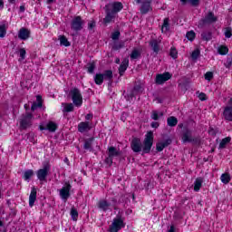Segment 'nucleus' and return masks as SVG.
Wrapping results in <instances>:
<instances>
[{"label":"nucleus","mask_w":232,"mask_h":232,"mask_svg":"<svg viewBox=\"0 0 232 232\" xmlns=\"http://www.w3.org/2000/svg\"><path fill=\"white\" fill-rule=\"evenodd\" d=\"M227 52H229V48L226 45L218 47V53H219V55H227Z\"/></svg>","instance_id":"7c9ffc66"},{"label":"nucleus","mask_w":232,"mask_h":232,"mask_svg":"<svg viewBox=\"0 0 232 232\" xmlns=\"http://www.w3.org/2000/svg\"><path fill=\"white\" fill-rule=\"evenodd\" d=\"M19 11L21 13L24 12V5H21L20 8H19Z\"/></svg>","instance_id":"69168bd1"},{"label":"nucleus","mask_w":232,"mask_h":232,"mask_svg":"<svg viewBox=\"0 0 232 232\" xmlns=\"http://www.w3.org/2000/svg\"><path fill=\"white\" fill-rule=\"evenodd\" d=\"M94 138H89L85 140L83 144V150H92V145L93 144Z\"/></svg>","instance_id":"473e14b6"},{"label":"nucleus","mask_w":232,"mask_h":232,"mask_svg":"<svg viewBox=\"0 0 232 232\" xmlns=\"http://www.w3.org/2000/svg\"><path fill=\"white\" fill-rule=\"evenodd\" d=\"M30 30L22 27L19 32H18V37L22 40V41H27V39H30Z\"/></svg>","instance_id":"dca6fc26"},{"label":"nucleus","mask_w":232,"mask_h":232,"mask_svg":"<svg viewBox=\"0 0 232 232\" xmlns=\"http://www.w3.org/2000/svg\"><path fill=\"white\" fill-rule=\"evenodd\" d=\"M186 37L188 41H194L195 40V31H189L187 33Z\"/></svg>","instance_id":"a18cd8bd"},{"label":"nucleus","mask_w":232,"mask_h":232,"mask_svg":"<svg viewBox=\"0 0 232 232\" xmlns=\"http://www.w3.org/2000/svg\"><path fill=\"white\" fill-rule=\"evenodd\" d=\"M205 79L206 81H211L213 79V72H207L205 73Z\"/></svg>","instance_id":"864d4df0"},{"label":"nucleus","mask_w":232,"mask_h":232,"mask_svg":"<svg viewBox=\"0 0 232 232\" xmlns=\"http://www.w3.org/2000/svg\"><path fill=\"white\" fill-rule=\"evenodd\" d=\"M6 36V24H3L0 25V39Z\"/></svg>","instance_id":"a19ab883"},{"label":"nucleus","mask_w":232,"mask_h":232,"mask_svg":"<svg viewBox=\"0 0 232 232\" xmlns=\"http://www.w3.org/2000/svg\"><path fill=\"white\" fill-rule=\"evenodd\" d=\"M34 177V170L33 169H27L24 172V180H30Z\"/></svg>","instance_id":"ea45409f"},{"label":"nucleus","mask_w":232,"mask_h":232,"mask_svg":"<svg viewBox=\"0 0 232 232\" xmlns=\"http://www.w3.org/2000/svg\"><path fill=\"white\" fill-rule=\"evenodd\" d=\"M153 146V131H149L145 135V139L140 141V139L134 138L130 142V148L134 153H150L151 151V148Z\"/></svg>","instance_id":"f257e3e1"},{"label":"nucleus","mask_w":232,"mask_h":232,"mask_svg":"<svg viewBox=\"0 0 232 232\" xmlns=\"http://www.w3.org/2000/svg\"><path fill=\"white\" fill-rule=\"evenodd\" d=\"M120 37H121V32H119V31H115V32L112 33V34H111V39H112L113 41L119 40Z\"/></svg>","instance_id":"3c124183"},{"label":"nucleus","mask_w":232,"mask_h":232,"mask_svg":"<svg viewBox=\"0 0 232 232\" xmlns=\"http://www.w3.org/2000/svg\"><path fill=\"white\" fill-rule=\"evenodd\" d=\"M224 66H226L227 68H231V66H232V55H228L227 57V61L224 63Z\"/></svg>","instance_id":"49530a36"},{"label":"nucleus","mask_w":232,"mask_h":232,"mask_svg":"<svg viewBox=\"0 0 232 232\" xmlns=\"http://www.w3.org/2000/svg\"><path fill=\"white\" fill-rule=\"evenodd\" d=\"M169 79H171V73L167 72L161 74H157L155 82L157 84H164V82H166L167 81H169Z\"/></svg>","instance_id":"ddd939ff"},{"label":"nucleus","mask_w":232,"mask_h":232,"mask_svg":"<svg viewBox=\"0 0 232 232\" xmlns=\"http://www.w3.org/2000/svg\"><path fill=\"white\" fill-rule=\"evenodd\" d=\"M220 179L223 184H229V182L231 181V176H229L228 173L222 174Z\"/></svg>","instance_id":"f704fd0d"},{"label":"nucleus","mask_w":232,"mask_h":232,"mask_svg":"<svg viewBox=\"0 0 232 232\" xmlns=\"http://www.w3.org/2000/svg\"><path fill=\"white\" fill-rule=\"evenodd\" d=\"M102 75H103V81H109V82H111V79H113V72L111 70L104 71Z\"/></svg>","instance_id":"393cba45"},{"label":"nucleus","mask_w":232,"mask_h":232,"mask_svg":"<svg viewBox=\"0 0 232 232\" xmlns=\"http://www.w3.org/2000/svg\"><path fill=\"white\" fill-rule=\"evenodd\" d=\"M71 217L74 222H77V219L79 218V212L74 207L71 208Z\"/></svg>","instance_id":"4c0bfd02"},{"label":"nucleus","mask_w":232,"mask_h":232,"mask_svg":"<svg viewBox=\"0 0 232 232\" xmlns=\"http://www.w3.org/2000/svg\"><path fill=\"white\" fill-rule=\"evenodd\" d=\"M178 55H179V53L177 52V49L171 48L170 49V57H172V59H177Z\"/></svg>","instance_id":"603ef678"},{"label":"nucleus","mask_w":232,"mask_h":232,"mask_svg":"<svg viewBox=\"0 0 232 232\" xmlns=\"http://www.w3.org/2000/svg\"><path fill=\"white\" fill-rule=\"evenodd\" d=\"M223 117L225 121L228 122L232 121V106H226L223 111Z\"/></svg>","instance_id":"6ab92c4d"},{"label":"nucleus","mask_w":232,"mask_h":232,"mask_svg":"<svg viewBox=\"0 0 232 232\" xmlns=\"http://www.w3.org/2000/svg\"><path fill=\"white\" fill-rule=\"evenodd\" d=\"M50 162L44 161L43 163V169H38L36 172L38 180L44 182L46 180V177H48V173H50Z\"/></svg>","instance_id":"0eeeda50"},{"label":"nucleus","mask_w":232,"mask_h":232,"mask_svg":"<svg viewBox=\"0 0 232 232\" xmlns=\"http://www.w3.org/2000/svg\"><path fill=\"white\" fill-rule=\"evenodd\" d=\"M231 36H232V29L231 27H227L225 32V37H227V39H229L231 38Z\"/></svg>","instance_id":"8fccbe9b"},{"label":"nucleus","mask_w":232,"mask_h":232,"mask_svg":"<svg viewBox=\"0 0 232 232\" xmlns=\"http://www.w3.org/2000/svg\"><path fill=\"white\" fill-rule=\"evenodd\" d=\"M182 5H186L187 3H190L191 6H198L200 5V0H180Z\"/></svg>","instance_id":"c9c22d12"},{"label":"nucleus","mask_w":232,"mask_h":232,"mask_svg":"<svg viewBox=\"0 0 232 232\" xmlns=\"http://www.w3.org/2000/svg\"><path fill=\"white\" fill-rule=\"evenodd\" d=\"M227 106H232V98L228 101V105Z\"/></svg>","instance_id":"774afa93"},{"label":"nucleus","mask_w":232,"mask_h":232,"mask_svg":"<svg viewBox=\"0 0 232 232\" xmlns=\"http://www.w3.org/2000/svg\"><path fill=\"white\" fill-rule=\"evenodd\" d=\"M87 72L88 73H93L95 72V63H87Z\"/></svg>","instance_id":"37998d69"},{"label":"nucleus","mask_w":232,"mask_h":232,"mask_svg":"<svg viewBox=\"0 0 232 232\" xmlns=\"http://www.w3.org/2000/svg\"><path fill=\"white\" fill-rule=\"evenodd\" d=\"M231 142V137L224 138L219 143V150H224Z\"/></svg>","instance_id":"2f4dec72"},{"label":"nucleus","mask_w":232,"mask_h":232,"mask_svg":"<svg viewBox=\"0 0 232 232\" xmlns=\"http://www.w3.org/2000/svg\"><path fill=\"white\" fill-rule=\"evenodd\" d=\"M128 66H130V59L124 58L119 67V73L121 76L124 75V72L128 70Z\"/></svg>","instance_id":"a211bd4d"},{"label":"nucleus","mask_w":232,"mask_h":232,"mask_svg":"<svg viewBox=\"0 0 232 232\" xmlns=\"http://www.w3.org/2000/svg\"><path fill=\"white\" fill-rule=\"evenodd\" d=\"M163 116H164V112H159L158 111H152L150 119H152V121H159V117H163Z\"/></svg>","instance_id":"72a5a7b5"},{"label":"nucleus","mask_w":232,"mask_h":232,"mask_svg":"<svg viewBox=\"0 0 232 232\" xmlns=\"http://www.w3.org/2000/svg\"><path fill=\"white\" fill-rule=\"evenodd\" d=\"M136 3H137V5H140V3H141L140 12L143 15L148 14V12H150V10H151V0H136Z\"/></svg>","instance_id":"9d476101"},{"label":"nucleus","mask_w":232,"mask_h":232,"mask_svg":"<svg viewBox=\"0 0 232 232\" xmlns=\"http://www.w3.org/2000/svg\"><path fill=\"white\" fill-rule=\"evenodd\" d=\"M149 44L156 55L159 53V52H160V41L157 39H151L149 42Z\"/></svg>","instance_id":"4468645a"},{"label":"nucleus","mask_w":232,"mask_h":232,"mask_svg":"<svg viewBox=\"0 0 232 232\" xmlns=\"http://www.w3.org/2000/svg\"><path fill=\"white\" fill-rule=\"evenodd\" d=\"M167 124L170 126V128H174V126L179 124V120H177L175 116H170L167 119Z\"/></svg>","instance_id":"a878e982"},{"label":"nucleus","mask_w":232,"mask_h":232,"mask_svg":"<svg viewBox=\"0 0 232 232\" xmlns=\"http://www.w3.org/2000/svg\"><path fill=\"white\" fill-rule=\"evenodd\" d=\"M139 57H140V53L139 50L134 49L131 53H130V59L135 60V59H139Z\"/></svg>","instance_id":"79ce46f5"},{"label":"nucleus","mask_w":232,"mask_h":232,"mask_svg":"<svg viewBox=\"0 0 232 232\" xmlns=\"http://www.w3.org/2000/svg\"><path fill=\"white\" fill-rule=\"evenodd\" d=\"M92 117V114H87V115L85 116V119H86V121H90V119H91Z\"/></svg>","instance_id":"0e129e2a"},{"label":"nucleus","mask_w":232,"mask_h":232,"mask_svg":"<svg viewBox=\"0 0 232 232\" xmlns=\"http://www.w3.org/2000/svg\"><path fill=\"white\" fill-rule=\"evenodd\" d=\"M121 48H122V44H116L113 47V50H121Z\"/></svg>","instance_id":"bf43d9fd"},{"label":"nucleus","mask_w":232,"mask_h":232,"mask_svg":"<svg viewBox=\"0 0 232 232\" xmlns=\"http://www.w3.org/2000/svg\"><path fill=\"white\" fill-rule=\"evenodd\" d=\"M98 208L102 211L106 212L110 209V208H111V203L106 199H102L98 202Z\"/></svg>","instance_id":"f3484780"},{"label":"nucleus","mask_w":232,"mask_h":232,"mask_svg":"<svg viewBox=\"0 0 232 232\" xmlns=\"http://www.w3.org/2000/svg\"><path fill=\"white\" fill-rule=\"evenodd\" d=\"M161 32L165 33L169 32V18H165L163 20V24L161 26Z\"/></svg>","instance_id":"c85d7f7f"},{"label":"nucleus","mask_w":232,"mask_h":232,"mask_svg":"<svg viewBox=\"0 0 232 232\" xmlns=\"http://www.w3.org/2000/svg\"><path fill=\"white\" fill-rule=\"evenodd\" d=\"M36 200H37V188H35V187H33L29 196L30 208H34V205L35 204Z\"/></svg>","instance_id":"2eb2a0df"},{"label":"nucleus","mask_w":232,"mask_h":232,"mask_svg":"<svg viewBox=\"0 0 232 232\" xmlns=\"http://www.w3.org/2000/svg\"><path fill=\"white\" fill-rule=\"evenodd\" d=\"M133 97H135V96H131V91L129 94L125 95L126 101H131V99H133Z\"/></svg>","instance_id":"4d7b16f0"},{"label":"nucleus","mask_w":232,"mask_h":232,"mask_svg":"<svg viewBox=\"0 0 232 232\" xmlns=\"http://www.w3.org/2000/svg\"><path fill=\"white\" fill-rule=\"evenodd\" d=\"M182 142H191L192 144H200V137H193V131L189 129H184L181 136Z\"/></svg>","instance_id":"20e7f679"},{"label":"nucleus","mask_w":232,"mask_h":232,"mask_svg":"<svg viewBox=\"0 0 232 232\" xmlns=\"http://www.w3.org/2000/svg\"><path fill=\"white\" fill-rule=\"evenodd\" d=\"M199 55H200V50L196 49L192 52L191 58L193 59V61H197V59H198Z\"/></svg>","instance_id":"c03bdc74"},{"label":"nucleus","mask_w":232,"mask_h":232,"mask_svg":"<svg viewBox=\"0 0 232 232\" xmlns=\"http://www.w3.org/2000/svg\"><path fill=\"white\" fill-rule=\"evenodd\" d=\"M126 113H122L121 114V121H123V122H125L126 121Z\"/></svg>","instance_id":"052dcab7"},{"label":"nucleus","mask_w":232,"mask_h":232,"mask_svg":"<svg viewBox=\"0 0 232 232\" xmlns=\"http://www.w3.org/2000/svg\"><path fill=\"white\" fill-rule=\"evenodd\" d=\"M64 106L63 111L66 113H70V111H73V103H62Z\"/></svg>","instance_id":"e433bc0d"},{"label":"nucleus","mask_w":232,"mask_h":232,"mask_svg":"<svg viewBox=\"0 0 232 232\" xmlns=\"http://www.w3.org/2000/svg\"><path fill=\"white\" fill-rule=\"evenodd\" d=\"M70 191H72V185L70 183H66V186L63 187L60 189V197L62 200H64V202H66V200L70 198Z\"/></svg>","instance_id":"9b49d317"},{"label":"nucleus","mask_w":232,"mask_h":232,"mask_svg":"<svg viewBox=\"0 0 232 232\" xmlns=\"http://www.w3.org/2000/svg\"><path fill=\"white\" fill-rule=\"evenodd\" d=\"M198 99L199 101H208V98L206 97V93L204 92L199 93Z\"/></svg>","instance_id":"6e6d98bb"},{"label":"nucleus","mask_w":232,"mask_h":232,"mask_svg":"<svg viewBox=\"0 0 232 232\" xmlns=\"http://www.w3.org/2000/svg\"><path fill=\"white\" fill-rule=\"evenodd\" d=\"M91 130L90 121H82L78 125V131H80V133H84V131H90Z\"/></svg>","instance_id":"aec40b11"},{"label":"nucleus","mask_w":232,"mask_h":232,"mask_svg":"<svg viewBox=\"0 0 232 232\" xmlns=\"http://www.w3.org/2000/svg\"><path fill=\"white\" fill-rule=\"evenodd\" d=\"M124 8V5H122V3L121 2H113L111 4L105 5V17L103 18L104 24H108L115 19L117 14L121 12Z\"/></svg>","instance_id":"f03ea898"},{"label":"nucleus","mask_w":232,"mask_h":232,"mask_svg":"<svg viewBox=\"0 0 232 232\" xmlns=\"http://www.w3.org/2000/svg\"><path fill=\"white\" fill-rule=\"evenodd\" d=\"M169 232H175V226L171 225Z\"/></svg>","instance_id":"e2e57ef3"},{"label":"nucleus","mask_w":232,"mask_h":232,"mask_svg":"<svg viewBox=\"0 0 232 232\" xmlns=\"http://www.w3.org/2000/svg\"><path fill=\"white\" fill-rule=\"evenodd\" d=\"M171 139H167L164 141L161 142H158L156 144V150L157 151H162L164 150V148H168V146H169L171 144Z\"/></svg>","instance_id":"412c9836"},{"label":"nucleus","mask_w":232,"mask_h":232,"mask_svg":"<svg viewBox=\"0 0 232 232\" xmlns=\"http://www.w3.org/2000/svg\"><path fill=\"white\" fill-rule=\"evenodd\" d=\"M8 3H9L10 5H15V0H8Z\"/></svg>","instance_id":"338daca9"},{"label":"nucleus","mask_w":232,"mask_h":232,"mask_svg":"<svg viewBox=\"0 0 232 232\" xmlns=\"http://www.w3.org/2000/svg\"><path fill=\"white\" fill-rule=\"evenodd\" d=\"M5 8V2L3 0H0V10H3Z\"/></svg>","instance_id":"680f3d73"},{"label":"nucleus","mask_w":232,"mask_h":232,"mask_svg":"<svg viewBox=\"0 0 232 232\" xmlns=\"http://www.w3.org/2000/svg\"><path fill=\"white\" fill-rule=\"evenodd\" d=\"M19 53L22 61H24V59H26V50L24 48H21L19 50Z\"/></svg>","instance_id":"09e8293b"},{"label":"nucleus","mask_w":232,"mask_h":232,"mask_svg":"<svg viewBox=\"0 0 232 232\" xmlns=\"http://www.w3.org/2000/svg\"><path fill=\"white\" fill-rule=\"evenodd\" d=\"M33 119V113L25 112L24 114H22L19 118L20 130H27V128H31Z\"/></svg>","instance_id":"39448f33"},{"label":"nucleus","mask_w":232,"mask_h":232,"mask_svg":"<svg viewBox=\"0 0 232 232\" xmlns=\"http://www.w3.org/2000/svg\"><path fill=\"white\" fill-rule=\"evenodd\" d=\"M105 164L111 166L113 164V158L108 155V157L105 159Z\"/></svg>","instance_id":"5fc2aeb1"},{"label":"nucleus","mask_w":232,"mask_h":232,"mask_svg":"<svg viewBox=\"0 0 232 232\" xmlns=\"http://www.w3.org/2000/svg\"><path fill=\"white\" fill-rule=\"evenodd\" d=\"M57 128H59V126L57 125V123L53 122V121H49L45 127L43 125L39 126V130L41 131H44V130H48L51 133H55V131H57Z\"/></svg>","instance_id":"f8f14e48"},{"label":"nucleus","mask_w":232,"mask_h":232,"mask_svg":"<svg viewBox=\"0 0 232 232\" xmlns=\"http://www.w3.org/2000/svg\"><path fill=\"white\" fill-rule=\"evenodd\" d=\"M84 26V20L81 16H75L71 22V30L81 32Z\"/></svg>","instance_id":"1a4fd4ad"},{"label":"nucleus","mask_w":232,"mask_h":232,"mask_svg":"<svg viewBox=\"0 0 232 232\" xmlns=\"http://www.w3.org/2000/svg\"><path fill=\"white\" fill-rule=\"evenodd\" d=\"M201 39L202 41H211L213 39V33L211 31H204L201 33Z\"/></svg>","instance_id":"b1692460"},{"label":"nucleus","mask_w":232,"mask_h":232,"mask_svg":"<svg viewBox=\"0 0 232 232\" xmlns=\"http://www.w3.org/2000/svg\"><path fill=\"white\" fill-rule=\"evenodd\" d=\"M142 92V86L140 84L134 85L133 89L131 90V97H136L138 93H140Z\"/></svg>","instance_id":"c756f323"},{"label":"nucleus","mask_w":232,"mask_h":232,"mask_svg":"<svg viewBox=\"0 0 232 232\" xmlns=\"http://www.w3.org/2000/svg\"><path fill=\"white\" fill-rule=\"evenodd\" d=\"M124 218L122 214L118 213L116 218L113 219L111 225L109 227V232H119L122 227H125Z\"/></svg>","instance_id":"7ed1b4c3"},{"label":"nucleus","mask_w":232,"mask_h":232,"mask_svg":"<svg viewBox=\"0 0 232 232\" xmlns=\"http://www.w3.org/2000/svg\"><path fill=\"white\" fill-rule=\"evenodd\" d=\"M218 21V17L215 15V13L209 11L204 18L199 20L198 26L200 28H204V26H208L209 24H215Z\"/></svg>","instance_id":"423d86ee"},{"label":"nucleus","mask_w":232,"mask_h":232,"mask_svg":"<svg viewBox=\"0 0 232 232\" xmlns=\"http://www.w3.org/2000/svg\"><path fill=\"white\" fill-rule=\"evenodd\" d=\"M151 128H159L160 124L157 121H152L150 123Z\"/></svg>","instance_id":"13d9d810"},{"label":"nucleus","mask_w":232,"mask_h":232,"mask_svg":"<svg viewBox=\"0 0 232 232\" xmlns=\"http://www.w3.org/2000/svg\"><path fill=\"white\" fill-rule=\"evenodd\" d=\"M70 95L72 97V101L74 104V106H77L78 108L80 106H82V94L81 93V91L77 88H73L70 91Z\"/></svg>","instance_id":"6e6552de"},{"label":"nucleus","mask_w":232,"mask_h":232,"mask_svg":"<svg viewBox=\"0 0 232 232\" xmlns=\"http://www.w3.org/2000/svg\"><path fill=\"white\" fill-rule=\"evenodd\" d=\"M203 182L202 178H198L194 182V191H200Z\"/></svg>","instance_id":"cd10ccee"},{"label":"nucleus","mask_w":232,"mask_h":232,"mask_svg":"<svg viewBox=\"0 0 232 232\" xmlns=\"http://www.w3.org/2000/svg\"><path fill=\"white\" fill-rule=\"evenodd\" d=\"M94 82L101 86V84L104 82V75H102V73H96L94 76Z\"/></svg>","instance_id":"bb28decb"},{"label":"nucleus","mask_w":232,"mask_h":232,"mask_svg":"<svg viewBox=\"0 0 232 232\" xmlns=\"http://www.w3.org/2000/svg\"><path fill=\"white\" fill-rule=\"evenodd\" d=\"M36 101L37 102H33V104L31 106L32 111H35V110H37V108H43V97L41 95H37Z\"/></svg>","instance_id":"4be33fe9"},{"label":"nucleus","mask_w":232,"mask_h":232,"mask_svg":"<svg viewBox=\"0 0 232 232\" xmlns=\"http://www.w3.org/2000/svg\"><path fill=\"white\" fill-rule=\"evenodd\" d=\"M108 155L112 159H115V157H121V151H119L115 147H109Z\"/></svg>","instance_id":"5701e85b"},{"label":"nucleus","mask_w":232,"mask_h":232,"mask_svg":"<svg viewBox=\"0 0 232 232\" xmlns=\"http://www.w3.org/2000/svg\"><path fill=\"white\" fill-rule=\"evenodd\" d=\"M59 41H60V44L61 46H70V43L68 42V38H66V36L64 35H61L60 38H59Z\"/></svg>","instance_id":"58836bf2"},{"label":"nucleus","mask_w":232,"mask_h":232,"mask_svg":"<svg viewBox=\"0 0 232 232\" xmlns=\"http://www.w3.org/2000/svg\"><path fill=\"white\" fill-rule=\"evenodd\" d=\"M95 26H97L95 20H91L88 22V30L92 31L93 28H95Z\"/></svg>","instance_id":"de8ad7c7"}]
</instances>
